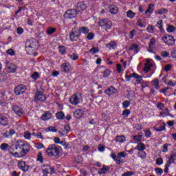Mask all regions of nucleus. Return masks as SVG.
<instances>
[{"instance_id":"nucleus-5","label":"nucleus","mask_w":176,"mask_h":176,"mask_svg":"<svg viewBox=\"0 0 176 176\" xmlns=\"http://www.w3.org/2000/svg\"><path fill=\"white\" fill-rule=\"evenodd\" d=\"M162 39L168 46H173V45H175V39L171 35L166 34L162 36Z\"/></svg>"},{"instance_id":"nucleus-46","label":"nucleus","mask_w":176,"mask_h":176,"mask_svg":"<svg viewBox=\"0 0 176 176\" xmlns=\"http://www.w3.org/2000/svg\"><path fill=\"white\" fill-rule=\"evenodd\" d=\"M7 148H9V144L6 143H3L0 146V148L1 149V151H6Z\"/></svg>"},{"instance_id":"nucleus-55","label":"nucleus","mask_w":176,"mask_h":176,"mask_svg":"<svg viewBox=\"0 0 176 176\" xmlns=\"http://www.w3.org/2000/svg\"><path fill=\"white\" fill-rule=\"evenodd\" d=\"M168 10L166 8H162L160 10L158 11V14H166Z\"/></svg>"},{"instance_id":"nucleus-50","label":"nucleus","mask_w":176,"mask_h":176,"mask_svg":"<svg viewBox=\"0 0 176 176\" xmlns=\"http://www.w3.org/2000/svg\"><path fill=\"white\" fill-rule=\"evenodd\" d=\"M72 34L74 35H78V36L80 35V30H76V29H73L71 32Z\"/></svg>"},{"instance_id":"nucleus-24","label":"nucleus","mask_w":176,"mask_h":176,"mask_svg":"<svg viewBox=\"0 0 176 176\" xmlns=\"http://www.w3.org/2000/svg\"><path fill=\"white\" fill-rule=\"evenodd\" d=\"M61 68L63 72H69V71H71V67L69 66V65H68V63L63 64Z\"/></svg>"},{"instance_id":"nucleus-28","label":"nucleus","mask_w":176,"mask_h":176,"mask_svg":"<svg viewBox=\"0 0 176 176\" xmlns=\"http://www.w3.org/2000/svg\"><path fill=\"white\" fill-rule=\"evenodd\" d=\"M57 29L55 28L48 27L47 29V35H52V34H54L56 32Z\"/></svg>"},{"instance_id":"nucleus-27","label":"nucleus","mask_w":176,"mask_h":176,"mask_svg":"<svg viewBox=\"0 0 176 176\" xmlns=\"http://www.w3.org/2000/svg\"><path fill=\"white\" fill-rule=\"evenodd\" d=\"M107 47H109V49H116V47H118V45L116 43L111 41L109 43L107 44Z\"/></svg>"},{"instance_id":"nucleus-21","label":"nucleus","mask_w":176,"mask_h":176,"mask_svg":"<svg viewBox=\"0 0 176 176\" xmlns=\"http://www.w3.org/2000/svg\"><path fill=\"white\" fill-rule=\"evenodd\" d=\"M145 144L142 142H140L137 146L135 148V150L139 151L140 152L145 151Z\"/></svg>"},{"instance_id":"nucleus-10","label":"nucleus","mask_w":176,"mask_h":176,"mask_svg":"<svg viewBox=\"0 0 176 176\" xmlns=\"http://www.w3.org/2000/svg\"><path fill=\"white\" fill-rule=\"evenodd\" d=\"M86 8H87L86 3L84 2H79L76 5V10L77 11V13H79V12H83V10H86Z\"/></svg>"},{"instance_id":"nucleus-33","label":"nucleus","mask_w":176,"mask_h":176,"mask_svg":"<svg viewBox=\"0 0 176 176\" xmlns=\"http://www.w3.org/2000/svg\"><path fill=\"white\" fill-rule=\"evenodd\" d=\"M79 38V35L73 34L72 33H70V39L72 41V42L78 41V38Z\"/></svg>"},{"instance_id":"nucleus-26","label":"nucleus","mask_w":176,"mask_h":176,"mask_svg":"<svg viewBox=\"0 0 176 176\" xmlns=\"http://www.w3.org/2000/svg\"><path fill=\"white\" fill-rule=\"evenodd\" d=\"M21 150H20V151H19V155H17V156H16V157H23V156H25V155H27V153H28V152H30V151H25L24 148H21Z\"/></svg>"},{"instance_id":"nucleus-34","label":"nucleus","mask_w":176,"mask_h":176,"mask_svg":"<svg viewBox=\"0 0 176 176\" xmlns=\"http://www.w3.org/2000/svg\"><path fill=\"white\" fill-rule=\"evenodd\" d=\"M89 28L86 27H82L80 28V34H89Z\"/></svg>"},{"instance_id":"nucleus-18","label":"nucleus","mask_w":176,"mask_h":176,"mask_svg":"<svg viewBox=\"0 0 176 176\" xmlns=\"http://www.w3.org/2000/svg\"><path fill=\"white\" fill-rule=\"evenodd\" d=\"M12 109L18 116H21V115H23V109H21L19 106L14 105L12 107Z\"/></svg>"},{"instance_id":"nucleus-12","label":"nucleus","mask_w":176,"mask_h":176,"mask_svg":"<svg viewBox=\"0 0 176 176\" xmlns=\"http://www.w3.org/2000/svg\"><path fill=\"white\" fill-rule=\"evenodd\" d=\"M7 72L9 74H13L16 72V69H17V66L13 63H10L9 65L6 67Z\"/></svg>"},{"instance_id":"nucleus-30","label":"nucleus","mask_w":176,"mask_h":176,"mask_svg":"<svg viewBox=\"0 0 176 176\" xmlns=\"http://www.w3.org/2000/svg\"><path fill=\"white\" fill-rule=\"evenodd\" d=\"M138 155L139 157H140L141 159H146V153L144 151H139L138 153Z\"/></svg>"},{"instance_id":"nucleus-7","label":"nucleus","mask_w":176,"mask_h":176,"mask_svg":"<svg viewBox=\"0 0 176 176\" xmlns=\"http://www.w3.org/2000/svg\"><path fill=\"white\" fill-rule=\"evenodd\" d=\"M45 93V89L43 88H40L39 90H38L35 95V98L38 101H46V96L43 94Z\"/></svg>"},{"instance_id":"nucleus-37","label":"nucleus","mask_w":176,"mask_h":176,"mask_svg":"<svg viewBox=\"0 0 176 176\" xmlns=\"http://www.w3.org/2000/svg\"><path fill=\"white\" fill-rule=\"evenodd\" d=\"M154 5L153 4H150L148 6V9L146 10L145 13H153V10H154Z\"/></svg>"},{"instance_id":"nucleus-47","label":"nucleus","mask_w":176,"mask_h":176,"mask_svg":"<svg viewBox=\"0 0 176 176\" xmlns=\"http://www.w3.org/2000/svg\"><path fill=\"white\" fill-rule=\"evenodd\" d=\"M133 140L138 141V142H141V140H142V135H135L133 137Z\"/></svg>"},{"instance_id":"nucleus-63","label":"nucleus","mask_w":176,"mask_h":176,"mask_svg":"<svg viewBox=\"0 0 176 176\" xmlns=\"http://www.w3.org/2000/svg\"><path fill=\"white\" fill-rule=\"evenodd\" d=\"M170 69H171V65H166L164 68V71H166V72H168V71H170Z\"/></svg>"},{"instance_id":"nucleus-17","label":"nucleus","mask_w":176,"mask_h":176,"mask_svg":"<svg viewBox=\"0 0 176 176\" xmlns=\"http://www.w3.org/2000/svg\"><path fill=\"white\" fill-rule=\"evenodd\" d=\"M41 120H49L52 119V113L50 111H45V113L41 117Z\"/></svg>"},{"instance_id":"nucleus-60","label":"nucleus","mask_w":176,"mask_h":176,"mask_svg":"<svg viewBox=\"0 0 176 176\" xmlns=\"http://www.w3.org/2000/svg\"><path fill=\"white\" fill-rule=\"evenodd\" d=\"M24 137L26 140H30V138H31V133H30V131H25Z\"/></svg>"},{"instance_id":"nucleus-1","label":"nucleus","mask_w":176,"mask_h":176,"mask_svg":"<svg viewBox=\"0 0 176 176\" xmlns=\"http://www.w3.org/2000/svg\"><path fill=\"white\" fill-rule=\"evenodd\" d=\"M25 49L28 54H32V53L38 49V42H36V39L30 38L27 40L25 42Z\"/></svg>"},{"instance_id":"nucleus-39","label":"nucleus","mask_w":176,"mask_h":176,"mask_svg":"<svg viewBox=\"0 0 176 176\" xmlns=\"http://www.w3.org/2000/svg\"><path fill=\"white\" fill-rule=\"evenodd\" d=\"M153 82V86H154L155 89L158 90V89L160 87V86H159V80L155 79Z\"/></svg>"},{"instance_id":"nucleus-31","label":"nucleus","mask_w":176,"mask_h":176,"mask_svg":"<svg viewBox=\"0 0 176 176\" xmlns=\"http://www.w3.org/2000/svg\"><path fill=\"white\" fill-rule=\"evenodd\" d=\"M58 48L60 54H65V52H67V48H65L64 45H60L58 47Z\"/></svg>"},{"instance_id":"nucleus-43","label":"nucleus","mask_w":176,"mask_h":176,"mask_svg":"<svg viewBox=\"0 0 176 176\" xmlns=\"http://www.w3.org/2000/svg\"><path fill=\"white\" fill-rule=\"evenodd\" d=\"M131 113V111H130L129 109H125L122 112V116H124V118H127Z\"/></svg>"},{"instance_id":"nucleus-32","label":"nucleus","mask_w":176,"mask_h":176,"mask_svg":"<svg viewBox=\"0 0 176 176\" xmlns=\"http://www.w3.org/2000/svg\"><path fill=\"white\" fill-rule=\"evenodd\" d=\"M129 50H134L135 53H138V45L133 44L130 48Z\"/></svg>"},{"instance_id":"nucleus-4","label":"nucleus","mask_w":176,"mask_h":176,"mask_svg":"<svg viewBox=\"0 0 176 176\" xmlns=\"http://www.w3.org/2000/svg\"><path fill=\"white\" fill-rule=\"evenodd\" d=\"M46 153L48 156H58L60 155V150L56 146V144H51L47 148Z\"/></svg>"},{"instance_id":"nucleus-14","label":"nucleus","mask_w":176,"mask_h":176,"mask_svg":"<svg viewBox=\"0 0 176 176\" xmlns=\"http://www.w3.org/2000/svg\"><path fill=\"white\" fill-rule=\"evenodd\" d=\"M69 101L72 105H78L79 104V98L78 97V96H76V94H74L69 98Z\"/></svg>"},{"instance_id":"nucleus-52","label":"nucleus","mask_w":176,"mask_h":176,"mask_svg":"<svg viewBox=\"0 0 176 176\" xmlns=\"http://www.w3.org/2000/svg\"><path fill=\"white\" fill-rule=\"evenodd\" d=\"M22 148H24L26 151V152H30L31 149V146H30V144H25L23 143V146Z\"/></svg>"},{"instance_id":"nucleus-38","label":"nucleus","mask_w":176,"mask_h":176,"mask_svg":"<svg viewBox=\"0 0 176 176\" xmlns=\"http://www.w3.org/2000/svg\"><path fill=\"white\" fill-rule=\"evenodd\" d=\"M135 16V13H134L131 10H129L126 12V17H129V19H133V17H134Z\"/></svg>"},{"instance_id":"nucleus-59","label":"nucleus","mask_w":176,"mask_h":176,"mask_svg":"<svg viewBox=\"0 0 176 176\" xmlns=\"http://www.w3.org/2000/svg\"><path fill=\"white\" fill-rule=\"evenodd\" d=\"M168 144H164V146H162V152L166 153L168 151Z\"/></svg>"},{"instance_id":"nucleus-3","label":"nucleus","mask_w":176,"mask_h":176,"mask_svg":"<svg viewBox=\"0 0 176 176\" xmlns=\"http://www.w3.org/2000/svg\"><path fill=\"white\" fill-rule=\"evenodd\" d=\"M99 27H101L105 31L111 30L112 28V21L108 19H102L98 21Z\"/></svg>"},{"instance_id":"nucleus-29","label":"nucleus","mask_w":176,"mask_h":176,"mask_svg":"<svg viewBox=\"0 0 176 176\" xmlns=\"http://www.w3.org/2000/svg\"><path fill=\"white\" fill-rule=\"evenodd\" d=\"M116 141L117 142H124V141H126V138L123 135H118L116 137Z\"/></svg>"},{"instance_id":"nucleus-8","label":"nucleus","mask_w":176,"mask_h":176,"mask_svg":"<svg viewBox=\"0 0 176 176\" xmlns=\"http://www.w3.org/2000/svg\"><path fill=\"white\" fill-rule=\"evenodd\" d=\"M25 90H27V88L25 87V85H18L14 88V94L16 96H20L21 94H24L25 93Z\"/></svg>"},{"instance_id":"nucleus-44","label":"nucleus","mask_w":176,"mask_h":176,"mask_svg":"<svg viewBox=\"0 0 176 176\" xmlns=\"http://www.w3.org/2000/svg\"><path fill=\"white\" fill-rule=\"evenodd\" d=\"M111 75V71L109 69H106L103 72V78H108Z\"/></svg>"},{"instance_id":"nucleus-53","label":"nucleus","mask_w":176,"mask_h":176,"mask_svg":"<svg viewBox=\"0 0 176 176\" xmlns=\"http://www.w3.org/2000/svg\"><path fill=\"white\" fill-rule=\"evenodd\" d=\"M155 171L157 173V175H162V174H163V169L160 168H155Z\"/></svg>"},{"instance_id":"nucleus-61","label":"nucleus","mask_w":176,"mask_h":176,"mask_svg":"<svg viewBox=\"0 0 176 176\" xmlns=\"http://www.w3.org/2000/svg\"><path fill=\"white\" fill-rule=\"evenodd\" d=\"M94 38V34L93 33H89L87 36V38L89 41H91L93 40V38Z\"/></svg>"},{"instance_id":"nucleus-40","label":"nucleus","mask_w":176,"mask_h":176,"mask_svg":"<svg viewBox=\"0 0 176 176\" xmlns=\"http://www.w3.org/2000/svg\"><path fill=\"white\" fill-rule=\"evenodd\" d=\"M156 40L155 39V38H152L148 45L149 49H153Z\"/></svg>"},{"instance_id":"nucleus-16","label":"nucleus","mask_w":176,"mask_h":176,"mask_svg":"<svg viewBox=\"0 0 176 176\" xmlns=\"http://www.w3.org/2000/svg\"><path fill=\"white\" fill-rule=\"evenodd\" d=\"M175 160H176V153L175 152H172V153L170 154L166 164L171 166V164L174 163L175 162Z\"/></svg>"},{"instance_id":"nucleus-51","label":"nucleus","mask_w":176,"mask_h":176,"mask_svg":"<svg viewBox=\"0 0 176 176\" xmlns=\"http://www.w3.org/2000/svg\"><path fill=\"white\" fill-rule=\"evenodd\" d=\"M47 130H48V131H52V133H57V129L56 126H49L47 128Z\"/></svg>"},{"instance_id":"nucleus-62","label":"nucleus","mask_w":176,"mask_h":176,"mask_svg":"<svg viewBox=\"0 0 176 176\" xmlns=\"http://www.w3.org/2000/svg\"><path fill=\"white\" fill-rule=\"evenodd\" d=\"M131 175H134V172L127 171V172L124 173V174H122V176H131Z\"/></svg>"},{"instance_id":"nucleus-13","label":"nucleus","mask_w":176,"mask_h":176,"mask_svg":"<svg viewBox=\"0 0 176 176\" xmlns=\"http://www.w3.org/2000/svg\"><path fill=\"white\" fill-rule=\"evenodd\" d=\"M85 113V111L82 110V109H77L74 112V116L76 118V119H80L82 116H83Z\"/></svg>"},{"instance_id":"nucleus-58","label":"nucleus","mask_w":176,"mask_h":176,"mask_svg":"<svg viewBox=\"0 0 176 176\" xmlns=\"http://www.w3.org/2000/svg\"><path fill=\"white\" fill-rule=\"evenodd\" d=\"M151 135H152V133L149 129H146L145 131V137H146V138H151Z\"/></svg>"},{"instance_id":"nucleus-23","label":"nucleus","mask_w":176,"mask_h":176,"mask_svg":"<svg viewBox=\"0 0 176 176\" xmlns=\"http://www.w3.org/2000/svg\"><path fill=\"white\" fill-rule=\"evenodd\" d=\"M133 78L136 79L137 83H141V80H142V76H140L136 73L132 74Z\"/></svg>"},{"instance_id":"nucleus-49","label":"nucleus","mask_w":176,"mask_h":176,"mask_svg":"<svg viewBox=\"0 0 176 176\" xmlns=\"http://www.w3.org/2000/svg\"><path fill=\"white\" fill-rule=\"evenodd\" d=\"M99 50H98L96 47H94L91 50H89V53H92V54H96V53H98Z\"/></svg>"},{"instance_id":"nucleus-42","label":"nucleus","mask_w":176,"mask_h":176,"mask_svg":"<svg viewBox=\"0 0 176 176\" xmlns=\"http://www.w3.org/2000/svg\"><path fill=\"white\" fill-rule=\"evenodd\" d=\"M7 78H8V76L6 75V73L0 74V80H1V82H5Z\"/></svg>"},{"instance_id":"nucleus-20","label":"nucleus","mask_w":176,"mask_h":176,"mask_svg":"<svg viewBox=\"0 0 176 176\" xmlns=\"http://www.w3.org/2000/svg\"><path fill=\"white\" fill-rule=\"evenodd\" d=\"M109 9L111 14H116L118 12H119V10L116 6H110Z\"/></svg>"},{"instance_id":"nucleus-15","label":"nucleus","mask_w":176,"mask_h":176,"mask_svg":"<svg viewBox=\"0 0 176 176\" xmlns=\"http://www.w3.org/2000/svg\"><path fill=\"white\" fill-rule=\"evenodd\" d=\"M0 124L1 126H8L9 124V120L5 116L0 115Z\"/></svg>"},{"instance_id":"nucleus-45","label":"nucleus","mask_w":176,"mask_h":176,"mask_svg":"<svg viewBox=\"0 0 176 176\" xmlns=\"http://www.w3.org/2000/svg\"><path fill=\"white\" fill-rule=\"evenodd\" d=\"M122 107L124 108V109L129 108V107H130V102L128 100H124L122 103Z\"/></svg>"},{"instance_id":"nucleus-2","label":"nucleus","mask_w":176,"mask_h":176,"mask_svg":"<svg viewBox=\"0 0 176 176\" xmlns=\"http://www.w3.org/2000/svg\"><path fill=\"white\" fill-rule=\"evenodd\" d=\"M24 143L21 141H18L15 144H12L9 148V152L11 155L17 157V155H19V152L21 151Z\"/></svg>"},{"instance_id":"nucleus-54","label":"nucleus","mask_w":176,"mask_h":176,"mask_svg":"<svg viewBox=\"0 0 176 176\" xmlns=\"http://www.w3.org/2000/svg\"><path fill=\"white\" fill-rule=\"evenodd\" d=\"M161 56L166 58V57H168V56H170V53H168V52L167 51H162L161 52Z\"/></svg>"},{"instance_id":"nucleus-11","label":"nucleus","mask_w":176,"mask_h":176,"mask_svg":"<svg viewBox=\"0 0 176 176\" xmlns=\"http://www.w3.org/2000/svg\"><path fill=\"white\" fill-rule=\"evenodd\" d=\"M116 93H118V89L112 86L109 87L104 91V94H107V96H115Z\"/></svg>"},{"instance_id":"nucleus-19","label":"nucleus","mask_w":176,"mask_h":176,"mask_svg":"<svg viewBox=\"0 0 176 176\" xmlns=\"http://www.w3.org/2000/svg\"><path fill=\"white\" fill-rule=\"evenodd\" d=\"M107 171H109V167L103 165L102 168L98 172L99 175L102 174H107Z\"/></svg>"},{"instance_id":"nucleus-57","label":"nucleus","mask_w":176,"mask_h":176,"mask_svg":"<svg viewBox=\"0 0 176 176\" xmlns=\"http://www.w3.org/2000/svg\"><path fill=\"white\" fill-rule=\"evenodd\" d=\"M162 164L163 158L159 157L158 159L156 160V164H157V166H162Z\"/></svg>"},{"instance_id":"nucleus-56","label":"nucleus","mask_w":176,"mask_h":176,"mask_svg":"<svg viewBox=\"0 0 176 176\" xmlns=\"http://www.w3.org/2000/svg\"><path fill=\"white\" fill-rule=\"evenodd\" d=\"M37 161L42 163L43 162V157H42V153H38L37 155Z\"/></svg>"},{"instance_id":"nucleus-41","label":"nucleus","mask_w":176,"mask_h":176,"mask_svg":"<svg viewBox=\"0 0 176 176\" xmlns=\"http://www.w3.org/2000/svg\"><path fill=\"white\" fill-rule=\"evenodd\" d=\"M157 25H158V28H160V31L161 32H163V20H160L157 21Z\"/></svg>"},{"instance_id":"nucleus-22","label":"nucleus","mask_w":176,"mask_h":176,"mask_svg":"<svg viewBox=\"0 0 176 176\" xmlns=\"http://www.w3.org/2000/svg\"><path fill=\"white\" fill-rule=\"evenodd\" d=\"M56 118L59 120H64L65 118V115L64 114V112L59 111L56 113Z\"/></svg>"},{"instance_id":"nucleus-9","label":"nucleus","mask_w":176,"mask_h":176,"mask_svg":"<svg viewBox=\"0 0 176 176\" xmlns=\"http://www.w3.org/2000/svg\"><path fill=\"white\" fill-rule=\"evenodd\" d=\"M19 168L23 171V173H27L28 170H30V166L27 165L25 162L24 161H21L18 164Z\"/></svg>"},{"instance_id":"nucleus-6","label":"nucleus","mask_w":176,"mask_h":176,"mask_svg":"<svg viewBox=\"0 0 176 176\" xmlns=\"http://www.w3.org/2000/svg\"><path fill=\"white\" fill-rule=\"evenodd\" d=\"M76 16H78V11L76 9H69L64 14V17L67 19H75Z\"/></svg>"},{"instance_id":"nucleus-25","label":"nucleus","mask_w":176,"mask_h":176,"mask_svg":"<svg viewBox=\"0 0 176 176\" xmlns=\"http://www.w3.org/2000/svg\"><path fill=\"white\" fill-rule=\"evenodd\" d=\"M152 67H153V65L152 63H146L144 65L143 71H144V72H148L151 69V68H152Z\"/></svg>"},{"instance_id":"nucleus-36","label":"nucleus","mask_w":176,"mask_h":176,"mask_svg":"<svg viewBox=\"0 0 176 176\" xmlns=\"http://www.w3.org/2000/svg\"><path fill=\"white\" fill-rule=\"evenodd\" d=\"M68 56L72 59L76 61V60H78L79 58V56L75 53L72 54H69Z\"/></svg>"},{"instance_id":"nucleus-64","label":"nucleus","mask_w":176,"mask_h":176,"mask_svg":"<svg viewBox=\"0 0 176 176\" xmlns=\"http://www.w3.org/2000/svg\"><path fill=\"white\" fill-rule=\"evenodd\" d=\"M170 56L173 58H176V49H173L170 52Z\"/></svg>"},{"instance_id":"nucleus-35","label":"nucleus","mask_w":176,"mask_h":176,"mask_svg":"<svg viewBox=\"0 0 176 176\" xmlns=\"http://www.w3.org/2000/svg\"><path fill=\"white\" fill-rule=\"evenodd\" d=\"M155 131H164L166 130V124L164 123L158 128L155 129Z\"/></svg>"},{"instance_id":"nucleus-48","label":"nucleus","mask_w":176,"mask_h":176,"mask_svg":"<svg viewBox=\"0 0 176 176\" xmlns=\"http://www.w3.org/2000/svg\"><path fill=\"white\" fill-rule=\"evenodd\" d=\"M168 32H174L175 31V28L171 25H169L166 29Z\"/></svg>"}]
</instances>
